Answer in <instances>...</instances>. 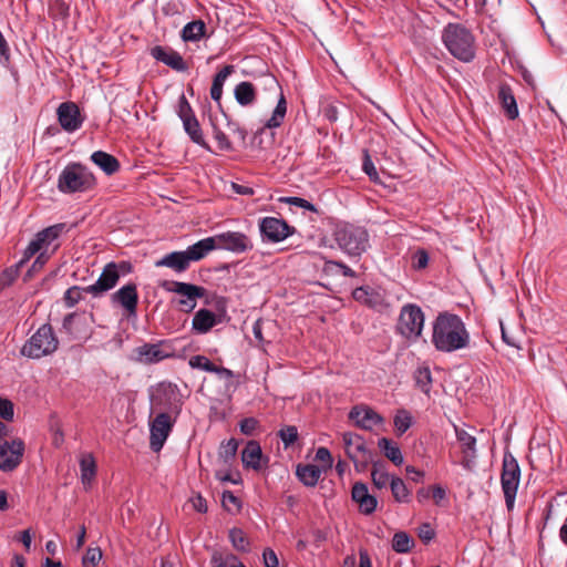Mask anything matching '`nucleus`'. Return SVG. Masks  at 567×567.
<instances>
[{
	"mask_svg": "<svg viewBox=\"0 0 567 567\" xmlns=\"http://www.w3.org/2000/svg\"><path fill=\"white\" fill-rule=\"evenodd\" d=\"M339 249L351 258H359L369 247L368 230L352 224H338L332 233Z\"/></svg>",
	"mask_w": 567,
	"mask_h": 567,
	"instance_id": "2",
	"label": "nucleus"
},
{
	"mask_svg": "<svg viewBox=\"0 0 567 567\" xmlns=\"http://www.w3.org/2000/svg\"><path fill=\"white\" fill-rule=\"evenodd\" d=\"M91 161L99 166L106 175H113L120 169L117 158L106 152L96 151L91 155Z\"/></svg>",
	"mask_w": 567,
	"mask_h": 567,
	"instance_id": "31",
	"label": "nucleus"
},
{
	"mask_svg": "<svg viewBox=\"0 0 567 567\" xmlns=\"http://www.w3.org/2000/svg\"><path fill=\"white\" fill-rule=\"evenodd\" d=\"M393 424L400 435L405 433L412 425L410 412L404 409L399 410L394 416Z\"/></svg>",
	"mask_w": 567,
	"mask_h": 567,
	"instance_id": "45",
	"label": "nucleus"
},
{
	"mask_svg": "<svg viewBox=\"0 0 567 567\" xmlns=\"http://www.w3.org/2000/svg\"><path fill=\"white\" fill-rule=\"evenodd\" d=\"M151 411L167 412L177 417L183 406V395L172 382H159L150 389Z\"/></svg>",
	"mask_w": 567,
	"mask_h": 567,
	"instance_id": "4",
	"label": "nucleus"
},
{
	"mask_svg": "<svg viewBox=\"0 0 567 567\" xmlns=\"http://www.w3.org/2000/svg\"><path fill=\"white\" fill-rule=\"evenodd\" d=\"M352 297L360 303L374 307L377 305L378 293H375L370 287H359L353 290Z\"/></svg>",
	"mask_w": 567,
	"mask_h": 567,
	"instance_id": "44",
	"label": "nucleus"
},
{
	"mask_svg": "<svg viewBox=\"0 0 567 567\" xmlns=\"http://www.w3.org/2000/svg\"><path fill=\"white\" fill-rule=\"evenodd\" d=\"M176 419L167 412H158L150 422V447L153 452L157 453L163 449Z\"/></svg>",
	"mask_w": 567,
	"mask_h": 567,
	"instance_id": "12",
	"label": "nucleus"
},
{
	"mask_svg": "<svg viewBox=\"0 0 567 567\" xmlns=\"http://www.w3.org/2000/svg\"><path fill=\"white\" fill-rule=\"evenodd\" d=\"M471 336L462 318L441 312L433 322L432 343L439 352L452 353L470 346Z\"/></svg>",
	"mask_w": 567,
	"mask_h": 567,
	"instance_id": "1",
	"label": "nucleus"
},
{
	"mask_svg": "<svg viewBox=\"0 0 567 567\" xmlns=\"http://www.w3.org/2000/svg\"><path fill=\"white\" fill-rule=\"evenodd\" d=\"M56 115L61 127L70 133L78 131L84 121L79 106L74 102L61 103L56 110Z\"/></svg>",
	"mask_w": 567,
	"mask_h": 567,
	"instance_id": "17",
	"label": "nucleus"
},
{
	"mask_svg": "<svg viewBox=\"0 0 567 567\" xmlns=\"http://www.w3.org/2000/svg\"><path fill=\"white\" fill-rule=\"evenodd\" d=\"M449 52L462 62H471L475 58L474 38H442Z\"/></svg>",
	"mask_w": 567,
	"mask_h": 567,
	"instance_id": "16",
	"label": "nucleus"
},
{
	"mask_svg": "<svg viewBox=\"0 0 567 567\" xmlns=\"http://www.w3.org/2000/svg\"><path fill=\"white\" fill-rule=\"evenodd\" d=\"M140 360L145 363H157L173 355L172 348L166 341L145 343L136 349Z\"/></svg>",
	"mask_w": 567,
	"mask_h": 567,
	"instance_id": "20",
	"label": "nucleus"
},
{
	"mask_svg": "<svg viewBox=\"0 0 567 567\" xmlns=\"http://www.w3.org/2000/svg\"><path fill=\"white\" fill-rule=\"evenodd\" d=\"M210 122L213 126V135L217 142L218 148L224 152H231L234 147L228 136L213 122L212 118Z\"/></svg>",
	"mask_w": 567,
	"mask_h": 567,
	"instance_id": "50",
	"label": "nucleus"
},
{
	"mask_svg": "<svg viewBox=\"0 0 567 567\" xmlns=\"http://www.w3.org/2000/svg\"><path fill=\"white\" fill-rule=\"evenodd\" d=\"M177 115L182 122L184 121V118L195 117V113L184 94H182L178 99Z\"/></svg>",
	"mask_w": 567,
	"mask_h": 567,
	"instance_id": "60",
	"label": "nucleus"
},
{
	"mask_svg": "<svg viewBox=\"0 0 567 567\" xmlns=\"http://www.w3.org/2000/svg\"><path fill=\"white\" fill-rule=\"evenodd\" d=\"M50 247H51V244L48 241V239L45 237H42L41 231H39L34 236V238L29 243L23 255L25 256V259H30L38 252L51 251Z\"/></svg>",
	"mask_w": 567,
	"mask_h": 567,
	"instance_id": "43",
	"label": "nucleus"
},
{
	"mask_svg": "<svg viewBox=\"0 0 567 567\" xmlns=\"http://www.w3.org/2000/svg\"><path fill=\"white\" fill-rule=\"evenodd\" d=\"M81 482L85 489L92 486L96 476V463L92 454H86L80 460Z\"/></svg>",
	"mask_w": 567,
	"mask_h": 567,
	"instance_id": "33",
	"label": "nucleus"
},
{
	"mask_svg": "<svg viewBox=\"0 0 567 567\" xmlns=\"http://www.w3.org/2000/svg\"><path fill=\"white\" fill-rule=\"evenodd\" d=\"M280 202L296 206V207L303 208V209L312 212V213H318V208L312 203H310L307 199L301 198V197H295V196L282 197V198H280Z\"/></svg>",
	"mask_w": 567,
	"mask_h": 567,
	"instance_id": "59",
	"label": "nucleus"
},
{
	"mask_svg": "<svg viewBox=\"0 0 567 567\" xmlns=\"http://www.w3.org/2000/svg\"><path fill=\"white\" fill-rule=\"evenodd\" d=\"M414 544V539L405 532H396L392 538V549L399 554L411 551Z\"/></svg>",
	"mask_w": 567,
	"mask_h": 567,
	"instance_id": "40",
	"label": "nucleus"
},
{
	"mask_svg": "<svg viewBox=\"0 0 567 567\" xmlns=\"http://www.w3.org/2000/svg\"><path fill=\"white\" fill-rule=\"evenodd\" d=\"M159 286L167 292L181 296L178 307L181 311L186 313L192 312L196 308L197 299L204 298L207 295L205 287L188 282L163 280Z\"/></svg>",
	"mask_w": 567,
	"mask_h": 567,
	"instance_id": "10",
	"label": "nucleus"
},
{
	"mask_svg": "<svg viewBox=\"0 0 567 567\" xmlns=\"http://www.w3.org/2000/svg\"><path fill=\"white\" fill-rule=\"evenodd\" d=\"M0 417L4 421H12L14 417V405L12 401L0 396Z\"/></svg>",
	"mask_w": 567,
	"mask_h": 567,
	"instance_id": "61",
	"label": "nucleus"
},
{
	"mask_svg": "<svg viewBox=\"0 0 567 567\" xmlns=\"http://www.w3.org/2000/svg\"><path fill=\"white\" fill-rule=\"evenodd\" d=\"M378 446L383 452L384 456L390 460L394 465L399 466L403 463L404 458L399 445L391 439L381 437Z\"/></svg>",
	"mask_w": 567,
	"mask_h": 567,
	"instance_id": "35",
	"label": "nucleus"
},
{
	"mask_svg": "<svg viewBox=\"0 0 567 567\" xmlns=\"http://www.w3.org/2000/svg\"><path fill=\"white\" fill-rule=\"evenodd\" d=\"M429 260H430L429 252L423 248H419L412 255V268L414 270H422L427 267Z\"/></svg>",
	"mask_w": 567,
	"mask_h": 567,
	"instance_id": "56",
	"label": "nucleus"
},
{
	"mask_svg": "<svg viewBox=\"0 0 567 567\" xmlns=\"http://www.w3.org/2000/svg\"><path fill=\"white\" fill-rule=\"evenodd\" d=\"M349 419L363 430L372 431L375 426L383 424L384 419L373 409L367 405H355L349 412Z\"/></svg>",
	"mask_w": 567,
	"mask_h": 567,
	"instance_id": "18",
	"label": "nucleus"
},
{
	"mask_svg": "<svg viewBox=\"0 0 567 567\" xmlns=\"http://www.w3.org/2000/svg\"><path fill=\"white\" fill-rule=\"evenodd\" d=\"M241 462L245 467L259 471L262 468L264 463L268 462V458L264 457L260 444L252 440L241 451Z\"/></svg>",
	"mask_w": 567,
	"mask_h": 567,
	"instance_id": "23",
	"label": "nucleus"
},
{
	"mask_svg": "<svg viewBox=\"0 0 567 567\" xmlns=\"http://www.w3.org/2000/svg\"><path fill=\"white\" fill-rule=\"evenodd\" d=\"M132 271L133 265L130 261H111L104 266L100 277L93 285L84 287V291L94 298H100L112 290L122 276H126Z\"/></svg>",
	"mask_w": 567,
	"mask_h": 567,
	"instance_id": "7",
	"label": "nucleus"
},
{
	"mask_svg": "<svg viewBox=\"0 0 567 567\" xmlns=\"http://www.w3.org/2000/svg\"><path fill=\"white\" fill-rule=\"evenodd\" d=\"M455 433L464 454L462 464L464 467H470V463L476 456V439L463 429H455Z\"/></svg>",
	"mask_w": 567,
	"mask_h": 567,
	"instance_id": "28",
	"label": "nucleus"
},
{
	"mask_svg": "<svg viewBox=\"0 0 567 567\" xmlns=\"http://www.w3.org/2000/svg\"><path fill=\"white\" fill-rule=\"evenodd\" d=\"M362 169L369 176L371 182H373V183L380 182V177L377 172V168L368 153H365V155H364V158L362 162Z\"/></svg>",
	"mask_w": 567,
	"mask_h": 567,
	"instance_id": "62",
	"label": "nucleus"
},
{
	"mask_svg": "<svg viewBox=\"0 0 567 567\" xmlns=\"http://www.w3.org/2000/svg\"><path fill=\"white\" fill-rule=\"evenodd\" d=\"M183 126L190 141L206 151L212 152L209 144L205 141L198 120L195 117L184 118Z\"/></svg>",
	"mask_w": 567,
	"mask_h": 567,
	"instance_id": "32",
	"label": "nucleus"
},
{
	"mask_svg": "<svg viewBox=\"0 0 567 567\" xmlns=\"http://www.w3.org/2000/svg\"><path fill=\"white\" fill-rule=\"evenodd\" d=\"M339 268L344 277L354 278L357 272L351 269L348 265L339 260H326L323 271L328 275L333 274V269Z\"/></svg>",
	"mask_w": 567,
	"mask_h": 567,
	"instance_id": "48",
	"label": "nucleus"
},
{
	"mask_svg": "<svg viewBox=\"0 0 567 567\" xmlns=\"http://www.w3.org/2000/svg\"><path fill=\"white\" fill-rule=\"evenodd\" d=\"M59 340L51 324H42L21 348L23 357L40 359L56 351Z\"/></svg>",
	"mask_w": 567,
	"mask_h": 567,
	"instance_id": "6",
	"label": "nucleus"
},
{
	"mask_svg": "<svg viewBox=\"0 0 567 567\" xmlns=\"http://www.w3.org/2000/svg\"><path fill=\"white\" fill-rule=\"evenodd\" d=\"M287 113V102L285 99V95L282 92H280V97L278 100V103L272 112L271 117L266 122V127L268 128H276L279 127L286 116Z\"/></svg>",
	"mask_w": 567,
	"mask_h": 567,
	"instance_id": "41",
	"label": "nucleus"
},
{
	"mask_svg": "<svg viewBox=\"0 0 567 567\" xmlns=\"http://www.w3.org/2000/svg\"><path fill=\"white\" fill-rule=\"evenodd\" d=\"M190 266L185 250L172 251L155 261V267H167L177 274L186 271Z\"/></svg>",
	"mask_w": 567,
	"mask_h": 567,
	"instance_id": "27",
	"label": "nucleus"
},
{
	"mask_svg": "<svg viewBox=\"0 0 567 567\" xmlns=\"http://www.w3.org/2000/svg\"><path fill=\"white\" fill-rule=\"evenodd\" d=\"M113 306L123 308L128 318L136 317L138 306L137 286L128 282L111 295Z\"/></svg>",
	"mask_w": 567,
	"mask_h": 567,
	"instance_id": "15",
	"label": "nucleus"
},
{
	"mask_svg": "<svg viewBox=\"0 0 567 567\" xmlns=\"http://www.w3.org/2000/svg\"><path fill=\"white\" fill-rule=\"evenodd\" d=\"M102 558V550L99 547L87 548L82 558L83 567H95Z\"/></svg>",
	"mask_w": 567,
	"mask_h": 567,
	"instance_id": "57",
	"label": "nucleus"
},
{
	"mask_svg": "<svg viewBox=\"0 0 567 567\" xmlns=\"http://www.w3.org/2000/svg\"><path fill=\"white\" fill-rule=\"evenodd\" d=\"M65 230V224H55L41 230V236L45 237L52 245Z\"/></svg>",
	"mask_w": 567,
	"mask_h": 567,
	"instance_id": "58",
	"label": "nucleus"
},
{
	"mask_svg": "<svg viewBox=\"0 0 567 567\" xmlns=\"http://www.w3.org/2000/svg\"><path fill=\"white\" fill-rule=\"evenodd\" d=\"M371 477L373 485L379 489L386 487L391 481L389 473L385 471V465L381 461L373 463Z\"/></svg>",
	"mask_w": 567,
	"mask_h": 567,
	"instance_id": "42",
	"label": "nucleus"
},
{
	"mask_svg": "<svg viewBox=\"0 0 567 567\" xmlns=\"http://www.w3.org/2000/svg\"><path fill=\"white\" fill-rule=\"evenodd\" d=\"M390 488L393 495V498L398 503H410L411 502V491L408 488L404 481L400 477L392 476L390 481Z\"/></svg>",
	"mask_w": 567,
	"mask_h": 567,
	"instance_id": "38",
	"label": "nucleus"
},
{
	"mask_svg": "<svg viewBox=\"0 0 567 567\" xmlns=\"http://www.w3.org/2000/svg\"><path fill=\"white\" fill-rule=\"evenodd\" d=\"M96 184L94 175L79 163L68 164L58 178V189L63 194L83 193Z\"/></svg>",
	"mask_w": 567,
	"mask_h": 567,
	"instance_id": "5",
	"label": "nucleus"
},
{
	"mask_svg": "<svg viewBox=\"0 0 567 567\" xmlns=\"http://www.w3.org/2000/svg\"><path fill=\"white\" fill-rule=\"evenodd\" d=\"M29 259H25V256L23 255V257L21 258L20 261H18L17 264L6 268L1 274H0V290L11 286L14 280L18 278L19 276V271L21 269V267L28 261Z\"/></svg>",
	"mask_w": 567,
	"mask_h": 567,
	"instance_id": "39",
	"label": "nucleus"
},
{
	"mask_svg": "<svg viewBox=\"0 0 567 567\" xmlns=\"http://www.w3.org/2000/svg\"><path fill=\"white\" fill-rule=\"evenodd\" d=\"M214 249H216V239L214 237H207L187 247L185 252L189 262H193L202 260Z\"/></svg>",
	"mask_w": 567,
	"mask_h": 567,
	"instance_id": "29",
	"label": "nucleus"
},
{
	"mask_svg": "<svg viewBox=\"0 0 567 567\" xmlns=\"http://www.w3.org/2000/svg\"><path fill=\"white\" fill-rule=\"evenodd\" d=\"M417 536L422 542L427 544L435 537V532L429 523H423L417 528Z\"/></svg>",
	"mask_w": 567,
	"mask_h": 567,
	"instance_id": "64",
	"label": "nucleus"
},
{
	"mask_svg": "<svg viewBox=\"0 0 567 567\" xmlns=\"http://www.w3.org/2000/svg\"><path fill=\"white\" fill-rule=\"evenodd\" d=\"M53 20L54 32L63 34L69 32L70 6L63 0H52L49 7Z\"/></svg>",
	"mask_w": 567,
	"mask_h": 567,
	"instance_id": "22",
	"label": "nucleus"
},
{
	"mask_svg": "<svg viewBox=\"0 0 567 567\" xmlns=\"http://www.w3.org/2000/svg\"><path fill=\"white\" fill-rule=\"evenodd\" d=\"M342 442L346 450V454L350 460H354L358 456H363L373 453L367 447L364 439L357 433H343Z\"/></svg>",
	"mask_w": 567,
	"mask_h": 567,
	"instance_id": "26",
	"label": "nucleus"
},
{
	"mask_svg": "<svg viewBox=\"0 0 567 567\" xmlns=\"http://www.w3.org/2000/svg\"><path fill=\"white\" fill-rule=\"evenodd\" d=\"M221 503L227 512H239L241 508L240 499L230 491H225L221 496Z\"/></svg>",
	"mask_w": 567,
	"mask_h": 567,
	"instance_id": "55",
	"label": "nucleus"
},
{
	"mask_svg": "<svg viewBox=\"0 0 567 567\" xmlns=\"http://www.w3.org/2000/svg\"><path fill=\"white\" fill-rule=\"evenodd\" d=\"M150 54L158 62L169 66L177 72H185L188 65L183 56L169 47L155 45L151 48Z\"/></svg>",
	"mask_w": 567,
	"mask_h": 567,
	"instance_id": "19",
	"label": "nucleus"
},
{
	"mask_svg": "<svg viewBox=\"0 0 567 567\" xmlns=\"http://www.w3.org/2000/svg\"><path fill=\"white\" fill-rule=\"evenodd\" d=\"M296 476L307 487H315L321 476V470L315 464H298Z\"/></svg>",
	"mask_w": 567,
	"mask_h": 567,
	"instance_id": "30",
	"label": "nucleus"
},
{
	"mask_svg": "<svg viewBox=\"0 0 567 567\" xmlns=\"http://www.w3.org/2000/svg\"><path fill=\"white\" fill-rule=\"evenodd\" d=\"M352 501L359 505V512L363 515H371L378 505L375 496L369 494L365 483L357 482L351 491Z\"/></svg>",
	"mask_w": 567,
	"mask_h": 567,
	"instance_id": "21",
	"label": "nucleus"
},
{
	"mask_svg": "<svg viewBox=\"0 0 567 567\" xmlns=\"http://www.w3.org/2000/svg\"><path fill=\"white\" fill-rule=\"evenodd\" d=\"M285 447L292 445L298 440V429L295 425H286L278 432Z\"/></svg>",
	"mask_w": 567,
	"mask_h": 567,
	"instance_id": "52",
	"label": "nucleus"
},
{
	"mask_svg": "<svg viewBox=\"0 0 567 567\" xmlns=\"http://www.w3.org/2000/svg\"><path fill=\"white\" fill-rule=\"evenodd\" d=\"M259 230L264 241L279 243L295 233V228L286 220L276 217H264L259 220Z\"/></svg>",
	"mask_w": 567,
	"mask_h": 567,
	"instance_id": "13",
	"label": "nucleus"
},
{
	"mask_svg": "<svg viewBox=\"0 0 567 567\" xmlns=\"http://www.w3.org/2000/svg\"><path fill=\"white\" fill-rule=\"evenodd\" d=\"M221 322V316L208 309H199L195 312L192 321V329L199 334H205L210 331L212 328Z\"/></svg>",
	"mask_w": 567,
	"mask_h": 567,
	"instance_id": "25",
	"label": "nucleus"
},
{
	"mask_svg": "<svg viewBox=\"0 0 567 567\" xmlns=\"http://www.w3.org/2000/svg\"><path fill=\"white\" fill-rule=\"evenodd\" d=\"M228 539L233 547L239 553L250 551V542L246 533L239 527H233L228 532Z\"/></svg>",
	"mask_w": 567,
	"mask_h": 567,
	"instance_id": "37",
	"label": "nucleus"
},
{
	"mask_svg": "<svg viewBox=\"0 0 567 567\" xmlns=\"http://www.w3.org/2000/svg\"><path fill=\"white\" fill-rule=\"evenodd\" d=\"M83 293H85L84 287H78V286L70 287L64 292V297H63L66 307H69V308L74 307L83 298Z\"/></svg>",
	"mask_w": 567,
	"mask_h": 567,
	"instance_id": "53",
	"label": "nucleus"
},
{
	"mask_svg": "<svg viewBox=\"0 0 567 567\" xmlns=\"http://www.w3.org/2000/svg\"><path fill=\"white\" fill-rule=\"evenodd\" d=\"M238 445V441L234 437L229 439L227 442H224L220 446L219 457L223 458L225 463H229L235 458Z\"/></svg>",
	"mask_w": 567,
	"mask_h": 567,
	"instance_id": "47",
	"label": "nucleus"
},
{
	"mask_svg": "<svg viewBox=\"0 0 567 567\" xmlns=\"http://www.w3.org/2000/svg\"><path fill=\"white\" fill-rule=\"evenodd\" d=\"M239 558L234 554H223L220 551H214L212 555V563L215 567H230L239 563Z\"/></svg>",
	"mask_w": 567,
	"mask_h": 567,
	"instance_id": "49",
	"label": "nucleus"
},
{
	"mask_svg": "<svg viewBox=\"0 0 567 567\" xmlns=\"http://www.w3.org/2000/svg\"><path fill=\"white\" fill-rule=\"evenodd\" d=\"M424 320L421 307L415 303H406L401 308L395 326L396 332L409 342L414 343L422 336Z\"/></svg>",
	"mask_w": 567,
	"mask_h": 567,
	"instance_id": "8",
	"label": "nucleus"
},
{
	"mask_svg": "<svg viewBox=\"0 0 567 567\" xmlns=\"http://www.w3.org/2000/svg\"><path fill=\"white\" fill-rule=\"evenodd\" d=\"M83 318L75 312L68 313L62 321V332L75 337V324H79Z\"/></svg>",
	"mask_w": 567,
	"mask_h": 567,
	"instance_id": "51",
	"label": "nucleus"
},
{
	"mask_svg": "<svg viewBox=\"0 0 567 567\" xmlns=\"http://www.w3.org/2000/svg\"><path fill=\"white\" fill-rule=\"evenodd\" d=\"M213 237L216 239V249L243 254L254 248L252 241L244 233L225 231Z\"/></svg>",
	"mask_w": 567,
	"mask_h": 567,
	"instance_id": "14",
	"label": "nucleus"
},
{
	"mask_svg": "<svg viewBox=\"0 0 567 567\" xmlns=\"http://www.w3.org/2000/svg\"><path fill=\"white\" fill-rule=\"evenodd\" d=\"M442 35H446V37L468 35V31L462 24L449 23L444 28Z\"/></svg>",
	"mask_w": 567,
	"mask_h": 567,
	"instance_id": "63",
	"label": "nucleus"
},
{
	"mask_svg": "<svg viewBox=\"0 0 567 567\" xmlns=\"http://www.w3.org/2000/svg\"><path fill=\"white\" fill-rule=\"evenodd\" d=\"M415 385L425 394L430 395L432 389V373L429 365H420L413 373Z\"/></svg>",
	"mask_w": 567,
	"mask_h": 567,
	"instance_id": "36",
	"label": "nucleus"
},
{
	"mask_svg": "<svg viewBox=\"0 0 567 567\" xmlns=\"http://www.w3.org/2000/svg\"><path fill=\"white\" fill-rule=\"evenodd\" d=\"M158 31L163 35H206V23L202 19H193L183 12H164L156 18Z\"/></svg>",
	"mask_w": 567,
	"mask_h": 567,
	"instance_id": "3",
	"label": "nucleus"
},
{
	"mask_svg": "<svg viewBox=\"0 0 567 567\" xmlns=\"http://www.w3.org/2000/svg\"><path fill=\"white\" fill-rule=\"evenodd\" d=\"M234 95L241 106L252 105L256 101V90L252 83L244 81L235 86Z\"/></svg>",
	"mask_w": 567,
	"mask_h": 567,
	"instance_id": "34",
	"label": "nucleus"
},
{
	"mask_svg": "<svg viewBox=\"0 0 567 567\" xmlns=\"http://www.w3.org/2000/svg\"><path fill=\"white\" fill-rule=\"evenodd\" d=\"M59 245H54L51 249V251H41V252H38V256L35 258V260L33 261L31 268L28 270V272L25 274V278L24 280H28L29 278L32 277V274L42 269L43 266L48 262V260L50 259V257L54 254V251L58 249Z\"/></svg>",
	"mask_w": 567,
	"mask_h": 567,
	"instance_id": "46",
	"label": "nucleus"
},
{
	"mask_svg": "<svg viewBox=\"0 0 567 567\" xmlns=\"http://www.w3.org/2000/svg\"><path fill=\"white\" fill-rule=\"evenodd\" d=\"M497 99L508 120H516L519 115L517 102L509 84L501 83L498 85Z\"/></svg>",
	"mask_w": 567,
	"mask_h": 567,
	"instance_id": "24",
	"label": "nucleus"
},
{
	"mask_svg": "<svg viewBox=\"0 0 567 567\" xmlns=\"http://www.w3.org/2000/svg\"><path fill=\"white\" fill-rule=\"evenodd\" d=\"M8 426L0 421V437L8 436ZM24 451L25 444L19 437L0 442V470L2 472L14 471L22 463Z\"/></svg>",
	"mask_w": 567,
	"mask_h": 567,
	"instance_id": "11",
	"label": "nucleus"
},
{
	"mask_svg": "<svg viewBox=\"0 0 567 567\" xmlns=\"http://www.w3.org/2000/svg\"><path fill=\"white\" fill-rule=\"evenodd\" d=\"M520 482V467L517 460L508 452L504 454L501 484L508 512L515 506V498Z\"/></svg>",
	"mask_w": 567,
	"mask_h": 567,
	"instance_id": "9",
	"label": "nucleus"
},
{
	"mask_svg": "<svg viewBox=\"0 0 567 567\" xmlns=\"http://www.w3.org/2000/svg\"><path fill=\"white\" fill-rule=\"evenodd\" d=\"M188 364L193 369H199L212 373L215 370V363H213L207 357L202 354L190 357Z\"/></svg>",
	"mask_w": 567,
	"mask_h": 567,
	"instance_id": "54",
	"label": "nucleus"
}]
</instances>
